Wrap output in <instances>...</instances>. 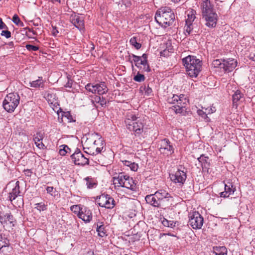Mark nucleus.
<instances>
[{
	"label": "nucleus",
	"mask_w": 255,
	"mask_h": 255,
	"mask_svg": "<svg viewBox=\"0 0 255 255\" xmlns=\"http://www.w3.org/2000/svg\"><path fill=\"white\" fill-rule=\"evenodd\" d=\"M187 74L191 77L196 78L201 71L202 61L196 57L189 55L182 59Z\"/></svg>",
	"instance_id": "1"
},
{
	"label": "nucleus",
	"mask_w": 255,
	"mask_h": 255,
	"mask_svg": "<svg viewBox=\"0 0 255 255\" xmlns=\"http://www.w3.org/2000/svg\"><path fill=\"white\" fill-rule=\"evenodd\" d=\"M175 19L172 10L169 7L165 6L159 8L156 12L155 19L161 26L167 27L171 25Z\"/></svg>",
	"instance_id": "2"
},
{
	"label": "nucleus",
	"mask_w": 255,
	"mask_h": 255,
	"mask_svg": "<svg viewBox=\"0 0 255 255\" xmlns=\"http://www.w3.org/2000/svg\"><path fill=\"white\" fill-rule=\"evenodd\" d=\"M138 115L132 111L128 112L125 119V124L127 128L130 131L140 133L142 131L143 124Z\"/></svg>",
	"instance_id": "3"
},
{
	"label": "nucleus",
	"mask_w": 255,
	"mask_h": 255,
	"mask_svg": "<svg viewBox=\"0 0 255 255\" xmlns=\"http://www.w3.org/2000/svg\"><path fill=\"white\" fill-rule=\"evenodd\" d=\"M167 102L169 104L174 105L172 109L176 113L181 114L184 112V109L188 102V100L183 94H180L179 96L173 95L172 97L168 98Z\"/></svg>",
	"instance_id": "4"
},
{
	"label": "nucleus",
	"mask_w": 255,
	"mask_h": 255,
	"mask_svg": "<svg viewBox=\"0 0 255 255\" xmlns=\"http://www.w3.org/2000/svg\"><path fill=\"white\" fill-rule=\"evenodd\" d=\"M19 101L20 97L17 93H9L5 96L3 101V107L7 112L12 113L19 105Z\"/></svg>",
	"instance_id": "5"
},
{
	"label": "nucleus",
	"mask_w": 255,
	"mask_h": 255,
	"mask_svg": "<svg viewBox=\"0 0 255 255\" xmlns=\"http://www.w3.org/2000/svg\"><path fill=\"white\" fill-rule=\"evenodd\" d=\"M88 136L87 141L91 142L93 141V148L96 149V152L97 153L101 152L104 149V150H105V143L101 135L97 132H93L89 133Z\"/></svg>",
	"instance_id": "6"
},
{
	"label": "nucleus",
	"mask_w": 255,
	"mask_h": 255,
	"mask_svg": "<svg viewBox=\"0 0 255 255\" xmlns=\"http://www.w3.org/2000/svg\"><path fill=\"white\" fill-rule=\"evenodd\" d=\"M186 172V169L180 166L176 171L170 174V179L173 183L178 184L179 186H182L187 178Z\"/></svg>",
	"instance_id": "7"
},
{
	"label": "nucleus",
	"mask_w": 255,
	"mask_h": 255,
	"mask_svg": "<svg viewBox=\"0 0 255 255\" xmlns=\"http://www.w3.org/2000/svg\"><path fill=\"white\" fill-rule=\"evenodd\" d=\"M133 57L132 61L135 64V66L141 70L143 72H150V68L147 61V55L145 53L142 54L141 56H136L132 54Z\"/></svg>",
	"instance_id": "8"
},
{
	"label": "nucleus",
	"mask_w": 255,
	"mask_h": 255,
	"mask_svg": "<svg viewBox=\"0 0 255 255\" xmlns=\"http://www.w3.org/2000/svg\"><path fill=\"white\" fill-rule=\"evenodd\" d=\"M203 223V217L198 212L189 213L188 224L193 229H201Z\"/></svg>",
	"instance_id": "9"
},
{
	"label": "nucleus",
	"mask_w": 255,
	"mask_h": 255,
	"mask_svg": "<svg viewBox=\"0 0 255 255\" xmlns=\"http://www.w3.org/2000/svg\"><path fill=\"white\" fill-rule=\"evenodd\" d=\"M96 202L100 207L107 209H113L115 206L114 199L108 194H102L97 198Z\"/></svg>",
	"instance_id": "10"
},
{
	"label": "nucleus",
	"mask_w": 255,
	"mask_h": 255,
	"mask_svg": "<svg viewBox=\"0 0 255 255\" xmlns=\"http://www.w3.org/2000/svg\"><path fill=\"white\" fill-rule=\"evenodd\" d=\"M85 89L90 92L93 94L97 93L99 95L105 94L108 90L105 82H101L95 85L89 83L85 86Z\"/></svg>",
	"instance_id": "11"
},
{
	"label": "nucleus",
	"mask_w": 255,
	"mask_h": 255,
	"mask_svg": "<svg viewBox=\"0 0 255 255\" xmlns=\"http://www.w3.org/2000/svg\"><path fill=\"white\" fill-rule=\"evenodd\" d=\"M0 222L3 227L7 230L12 229L16 223V220L10 213L0 214Z\"/></svg>",
	"instance_id": "12"
},
{
	"label": "nucleus",
	"mask_w": 255,
	"mask_h": 255,
	"mask_svg": "<svg viewBox=\"0 0 255 255\" xmlns=\"http://www.w3.org/2000/svg\"><path fill=\"white\" fill-rule=\"evenodd\" d=\"M71 158L76 165H85L89 164V159L85 157L79 149L77 148L71 155Z\"/></svg>",
	"instance_id": "13"
},
{
	"label": "nucleus",
	"mask_w": 255,
	"mask_h": 255,
	"mask_svg": "<svg viewBox=\"0 0 255 255\" xmlns=\"http://www.w3.org/2000/svg\"><path fill=\"white\" fill-rule=\"evenodd\" d=\"M159 150L161 153L168 156L174 153V148L170 141L165 138L161 140Z\"/></svg>",
	"instance_id": "14"
},
{
	"label": "nucleus",
	"mask_w": 255,
	"mask_h": 255,
	"mask_svg": "<svg viewBox=\"0 0 255 255\" xmlns=\"http://www.w3.org/2000/svg\"><path fill=\"white\" fill-rule=\"evenodd\" d=\"M203 18L205 21V25L210 28L216 27L218 16L216 12L202 14Z\"/></svg>",
	"instance_id": "15"
},
{
	"label": "nucleus",
	"mask_w": 255,
	"mask_h": 255,
	"mask_svg": "<svg viewBox=\"0 0 255 255\" xmlns=\"http://www.w3.org/2000/svg\"><path fill=\"white\" fill-rule=\"evenodd\" d=\"M216 1L215 0H203L201 5L202 14H207L216 12L214 9Z\"/></svg>",
	"instance_id": "16"
},
{
	"label": "nucleus",
	"mask_w": 255,
	"mask_h": 255,
	"mask_svg": "<svg viewBox=\"0 0 255 255\" xmlns=\"http://www.w3.org/2000/svg\"><path fill=\"white\" fill-rule=\"evenodd\" d=\"M154 194L162 206H165L166 202L168 201L169 198L171 197L170 194L163 189L158 190Z\"/></svg>",
	"instance_id": "17"
},
{
	"label": "nucleus",
	"mask_w": 255,
	"mask_h": 255,
	"mask_svg": "<svg viewBox=\"0 0 255 255\" xmlns=\"http://www.w3.org/2000/svg\"><path fill=\"white\" fill-rule=\"evenodd\" d=\"M237 61L234 59L223 60L222 68L225 72H231L237 66Z\"/></svg>",
	"instance_id": "18"
},
{
	"label": "nucleus",
	"mask_w": 255,
	"mask_h": 255,
	"mask_svg": "<svg viewBox=\"0 0 255 255\" xmlns=\"http://www.w3.org/2000/svg\"><path fill=\"white\" fill-rule=\"evenodd\" d=\"M78 216L85 222H89L92 219V212L86 207L81 208Z\"/></svg>",
	"instance_id": "19"
},
{
	"label": "nucleus",
	"mask_w": 255,
	"mask_h": 255,
	"mask_svg": "<svg viewBox=\"0 0 255 255\" xmlns=\"http://www.w3.org/2000/svg\"><path fill=\"white\" fill-rule=\"evenodd\" d=\"M71 22L80 30L84 29V19L82 17L79 15H75L71 18Z\"/></svg>",
	"instance_id": "20"
},
{
	"label": "nucleus",
	"mask_w": 255,
	"mask_h": 255,
	"mask_svg": "<svg viewBox=\"0 0 255 255\" xmlns=\"http://www.w3.org/2000/svg\"><path fill=\"white\" fill-rule=\"evenodd\" d=\"M58 114V121L59 123H71L72 122H75V120H73L72 115H71L69 112H61V118H60V113H57Z\"/></svg>",
	"instance_id": "21"
},
{
	"label": "nucleus",
	"mask_w": 255,
	"mask_h": 255,
	"mask_svg": "<svg viewBox=\"0 0 255 255\" xmlns=\"http://www.w3.org/2000/svg\"><path fill=\"white\" fill-rule=\"evenodd\" d=\"M127 175H125L123 173H119L117 176H115L113 178V184L115 186L118 187H123L124 185V180L126 179Z\"/></svg>",
	"instance_id": "22"
},
{
	"label": "nucleus",
	"mask_w": 255,
	"mask_h": 255,
	"mask_svg": "<svg viewBox=\"0 0 255 255\" xmlns=\"http://www.w3.org/2000/svg\"><path fill=\"white\" fill-rule=\"evenodd\" d=\"M145 200L147 203L155 207H162L159 201L155 197V194H150L146 196Z\"/></svg>",
	"instance_id": "23"
},
{
	"label": "nucleus",
	"mask_w": 255,
	"mask_h": 255,
	"mask_svg": "<svg viewBox=\"0 0 255 255\" xmlns=\"http://www.w3.org/2000/svg\"><path fill=\"white\" fill-rule=\"evenodd\" d=\"M122 187H125L132 191H136V183L132 178L130 177L128 175L127 176L126 179L124 180V185Z\"/></svg>",
	"instance_id": "24"
},
{
	"label": "nucleus",
	"mask_w": 255,
	"mask_h": 255,
	"mask_svg": "<svg viewBox=\"0 0 255 255\" xmlns=\"http://www.w3.org/2000/svg\"><path fill=\"white\" fill-rule=\"evenodd\" d=\"M236 191V188H233V186L231 183L229 184H225V190L220 193V197L223 198H227L230 195L233 194Z\"/></svg>",
	"instance_id": "25"
},
{
	"label": "nucleus",
	"mask_w": 255,
	"mask_h": 255,
	"mask_svg": "<svg viewBox=\"0 0 255 255\" xmlns=\"http://www.w3.org/2000/svg\"><path fill=\"white\" fill-rule=\"evenodd\" d=\"M19 183L17 181L15 186L12 188V191L9 193L8 198L10 201H12L19 195L20 193Z\"/></svg>",
	"instance_id": "26"
},
{
	"label": "nucleus",
	"mask_w": 255,
	"mask_h": 255,
	"mask_svg": "<svg viewBox=\"0 0 255 255\" xmlns=\"http://www.w3.org/2000/svg\"><path fill=\"white\" fill-rule=\"evenodd\" d=\"M45 81L42 77H39L38 79L30 82L29 85L30 87L34 88H44Z\"/></svg>",
	"instance_id": "27"
},
{
	"label": "nucleus",
	"mask_w": 255,
	"mask_h": 255,
	"mask_svg": "<svg viewBox=\"0 0 255 255\" xmlns=\"http://www.w3.org/2000/svg\"><path fill=\"white\" fill-rule=\"evenodd\" d=\"M196 11L191 9L187 12V18L186 19V23L190 24V23H193L196 18Z\"/></svg>",
	"instance_id": "28"
},
{
	"label": "nucleus",
	"mask_w": 255,
	"mask_h": 255,
	"mask_svg": "<svg viewBox=\"0 0 255 255\" xmlns=\"http://www.w3.org/2000/svg\"><path fill=\"white\" fill-rule=\"evenodd\" d=\"M213 253L216 255H225L227 254V250L225 246L214 247Z\"/></svg>",
	"instance_id": "29"
},
{
	"label": "nucleus",
	"mask_w": 255,
	"mask_h": 255,
	"mask_svg": "<svg viewBox=\"0 0 255 255\" xmlns=\"http://www.w3.org/2000/svg\"><path fill=\"white\" fill-rule=\"evenodd\" d=\"M209 158L207 156H204L203 155H201L199 158H198V160L199 163H201V165L203 168V170H204L206 168H208V166L209 165V163L208 162Z\"/></svg>",
	"instance_id": "30"
},
{
	"label": "nucleus",
	"mask_w": 255,
	"mask_h": 255,
	"mask_svg": "<svg viewBox=\"0 0 255 255\" xmlns=\"http://www.w3.org/2000/svg\"><path fill=\"white\" fill-rule=\"evenodd\" d=\"M96 231L98 232V235L101 237H104L107 236V232L105 229V226L103 223H100L99 225H97Z\"/></svg>",
	"instance_id": "31"
},
{
	"label": "nucleus",
	"mask_w": 255,
	"mask_h": 255,
	"mask_svg": "<svg viewBox=\"0 0 255 255\" xmlns=\"http://www.w3.org/2000/svg\"><path fill=\"white\" fill-rule=\"evenodd\" d=\"M123 164L128 167H129L131 170L135 171L138 168V164L135 162H132L130 161L124 160L123 161Z\"/></svg>",
	"instance_id": "32"
},
{
	"label": "nucleus",
	"mask_w": 255,
	"mask_h": 255,
	"mask_svg": "<svg viewBox=\"0 0 255 255\" xmlns=\"http://www.w3.org/2000/svg\"><path fill=\"white\" fill-rule=\"evenodd\" d=\"M243 95L240 90H237L232 96L233 104L235 105L240 99L243 98Z\"/></svg>",
	"instance_id": "33"
},
{
	"label": "nucleus",
	"mask_w": 255,
	"mask_h": 255,
	"mask_svg": "<svg viewBox=\"0 0 255 255\" xmlns=\"http://www.w3.org/2000/svg\"><path fill=\"white\" fill-rule=\"evenodd\" d=\"M92 102L93 104L94 103H99L102 107L105 106L107 103L106 100L105 98L98 96H95L94 100H92Z\"/></svg>",
	"instance_id": "34"
},
{
	"label": "nucleus",
	"mask_w": 255,
	"mask_h": 255,
	"mask_svg": "<svg viewBox=\"0 0 255 255\" xmlns=\"http://www.w3.org/2000/svg\"><path fill=\"white\" fill-rule=\"evenodd\" d=\"M84 180L86 181V185L88 188L91 189L96 187V184L93 178L87 177Z\"/></svg>",
	"instance_id": "35"
},
{
	"label": "nucleus",
	"mask_w": 255,
	"mask_h": 255,
	"mask_svg": "<svg viewBox=\"0 0 255 255\" xmlns=\"http://www.w3.org/2000/svg\"><path fill=\"white\" fill-rule=\"evenodd\" d=\"M130 44L133 46L136 49H139L140 48L141 45L140 43L137 42L136 37H132L129 40Z\"/></svg>",
	"instance_id": "36"
},
{
	"label": "nucleus",
	"mask_w": 255,
	"mask_h": 255,
	"mask_svg": "<svg viewBox=\"0 0 255 255\" xmlns=\"http://www.w3.org/2000/svg\"><path fill=\"white\" fill-rule=\"evenodd\" d=\"M12 251V248L9 247V245H5L2 248L0 249V253L8 255Z\"/></svg>",
	"instance_id": "37"
},
{
	"label": "nucleus",
	"mask_w": 255,
	"mask_h": 255,
	"mask_svg": "<svg viewBox=\"0 0 255 255\" xmlns=\"http://www.w3.org/2000/svg\"><path fill=\"white\" fill-rule=\"evenodd\" d=\"M44 138L43 133L40 131L37 132L33 136V141L37 143L38 141H42Z\"/></svg>",
	"instance_id": "38"
},
{
	"label": "nucleus",
	"mask_w": 255,
	"mask_h": 255,
	"mask_svg": "<svg viewBox=\"0 0 255 255\" xmlns=\"http://www.w3.org/2000/svg\"><path fill=\"white\" fill-rule=\"evenodd\" d=\"M63 148L59 150V154L62 156H64L67 153L70 151V148L66 145H62Z\"/></svg>",
	"instance_id": "39"
},
{
	"label": "nucleus",
	"mask_w": 255,
	"mask_h": 255,
	"mask_svg": "<svg viewBox=\"0 0 255 255\" xmlns=\"http://www.w3.org/2000/svg\"><path fill=\"white\" fill-rule=\"evenodd\" d=\"M133 80L136 82H141L144 81L145 77L143 74L138 72L137 75L133 77Z\"/></svg>",
	"instance_id": "40"
},
{
	"label": "nucleus",
	"mask_w": 255,
	"mask_h": 255,
	"mask_svg": "<svg viewBox=\"0 0 255 255\" xmlns=\"http://www.w3.org/2000/svg\"><path fill=\"white\" fill-rule=\"evenodd\" d=\"M193 29V23H190L188 24L186 23V24L184 26V30L185 32L186 35H189Z\"/></svg>",
	"instance_id": "41"
},
{
	"label": "nucleus",
	"mask_w": 255,
	"mask_h": 255,
	"mask_svg": "<svg viewBox=\"0 0 255 255\" xmlns=\"http://www.w3.org/2000/svg\"><path fill=\"white\" fill-rule=\"evenodd\" d=\"M5 245H9V241L6 238H3L2 235H0V249Z\"/></svg>",
	"instance_id": "42"
},
{
	"label": "nucleus",
	"mask_w": 255,
	"mask_h": 255,
	"mask_svg": "<svg viewBox=\"0 0 255 255\" xmlns=\"http://www.w3.org/2000/svg\"><path fill=\"white\" fill-rule=\"evenodd\" d=\"M13 23H14L15 24L17 25H23V22L21 21L20 18L17 15L14 14L12 17V19Z\"/></svg>",
	"instance_id": "43"
},
{
	"label": "nucleus",
	"mask_w": 255,
	"mask_h": 255,
	"mask_svg": "<svg viewBox=\"0 0 255 255\" xmlns=\"http://www.w3.org/2000/svg\"><path fill=\"white\" fill-rule=\"evenodd\" d=\"M212 65L214 67L222 68L223 60L220 59H216L213 61Z\"/></svg>",
	"instance_id": "44"
},
{
	"label": "nucleus",
	"mask_w": 255,
	"mask_h": 255,
	"mask_svg": "<svg viewBox=\"0 0 255 255\" xmlns=\"http://www.w3.org/2000/svg\"><path fill=\"white\" fill-rule=\"evenodd\" d=\"M198 114L202 117V118L206 120L207 121H208V116L207 115L208 114L207 111H203L202 110H198L197 111Z\"/></svg>",
	"instance_id": "45"
},
{
	"label": "nucleus",
	"mask_w": 255,
	"mask_h": 255,
	"mask_svg": "<svg viewBox=\"0 0 255 255\" xmlns=\"http://www.w3.org/2000/svg\"><path fill=\"white\" fill-rule=\"evenodd\" d=\"M162 223L165 226H167V227H170V228L174 227L175 226V224H176V223H174L173 221H169L166 219H164Z\"/></svg>",
	"instance_id": "46"
},
{
	"label": "nucleus",
	"mask_w": 255,
	"mask_h": 255,
	"mask_svg": "<svg viewBox=\"0 0 255 255\" xmlns=\"http://www.w3.org/2000/svg\"><path fill=\"white\" fill-rule=\"evenodd\" d=\"M35 208L39 211H44L46 209V207L44 204L42 203H37L35 205Z\"/></svg>",
	"instance_id": "47"
},
{
	"label": "nucleus",
	"mask_w": 255,
	"mask_h": 255,
	"mask_svg": "<svg viewBox=\"0 0 255 255\" xmlns=\"http://www.w3.org/2000/svg\"><path fill=\"white\" fill-rule=\"evenodd\" d=\"M81 208L78 205H73L71 207V210L72 211L75 213H79V211H81Z\"/></svg>",
	"instance_id": "48"
},
{
	"label": "nucleus",
	"mask_w": 255,
	"mask_h": 255,
	"mask_svg": "<svg viewBox=\"0 0 255 255\" xmlns=\"http://www.w3.org/2000/svg\"><path fill=\"white\" fill-rule=\"evenodd\" d=\"M25 47L29 51H36L38 50V47H37L36 46L32 45H30V44L26 45Z\"/></svg>",
	"instance_id": "49"
},
{
	"label": "nucleus",
	"mask_w": 255,
	"mask_h": 255,
	"mask_svg": "<svg viewBox=\"0 0 255 255\" xmlns=\"http://www.w3.org/2000/svg\"><path fill=\"white\" fill-rule=\"evenodd\" d=\"M133 0H122V2L126 7H129L132 5Z\"/></svg>",
	"instance_id": "50"
},
{
	"label": "nucleus",
	"mask_w": 255,
	"mask_h": 255,
	"mask_svg": "<svg viewBox=\"0 0 255 255\" xmlns=\"http://www.w3.org/2000/svg\"><path fill=\"white\" fill-rule=\"evenodd\" d=\"M143 89L145 90V94L146 95L149 96L151 95L152 92V89L150 87H149L148 85H147V87H146V86H144Z\"/></svg>",
	"instance_id": "51"
},
{
	"label": "nucleus",
	"mask_w": 255,
	"mask_h": 255,
	"mask_svg": "<svg viewBox=\"0 0 255 255\" xmlns=\"http://www.w3.org/2000/svg\"><path fill=\"white\" fill-rule=\"evenodd\" d=\"M1 35L4 36L6 38H8L11 36V33L8 30H2L1 32Z\"/></svg>",
	"instance_id": "52"
},
{
	"label": "nucleus",
	"mask_w": 255,
	"mask_h": 255,
	"mask_svg": "<svg viewBox=\"0 0 255 255\" xmlns=\"http://www.w3.org/2000/svg\"><path fill=\"white\" fill-rule=\"evenodd\" d=\"M36 146L40 149H43L45 148V145L43 143L42 141H38L37 143L34 142Z\"/></svg>",
	"instance_id": "53"
},
{
	"label": "nucleus",
	"mask_w": 255,
	"mask_h": 255,
	"mask_svg": "<svg viewBox=\"0 0 255 255\" xmlns=\"http://www.w3.org/2000/svg\"><path fill=\"white\" fill-rule=\"evenodd\" d=\"M7 28L6 24L3 22L2 19L0 18V29Z\"/></svg>",
	"instance_id": "54"
},
{
	"label": "nucleus",
	"mask_w": 255,
	"mask_h": 255,
	"mask_svg": "<svg viewBox=\"0 0 255 255\" xmlns=\"http://www.w3.org/2000/svg\"><path fill=\"white\" fill-rule=\"evenodd\" d=\"M51 32L52 35H53L54 36H56L57 34L59 33V31L56 29V27L52 26Z\"/></svg>",
	"instance_id": "55"
},
{
	"label": "nucleus",
	"mask_w": 255,
	"mask_h": 255,
	"mask_svg": "<svg viewBox=\"0 0 255 255\" xmlns=\"http://www.w3.org/2000/svg\"><path fill=\"white\" fill-rule=\"evenodd\" d=\"M53 187H52V186H48L46 188V191H47V192L50 194H51V195H52V192L53 191Z\"/></svg>",
	"instance_id": "56"
},
{
	"label": "nucleus",
	"mask_w": 255,
	"mask_h": 255,
	"mask_svg": "<svg viewBox=\"0 0 255 255\" xmlns=\"http://www.w3.org/2000/svg\"><path fill=\"white\" fill-rule=\"evenodd\" d=\"M205 111H207V113L208 114L213 113L215 111V108L214 107L213 108H211L210 109L206 108L205 109Z\"/></svg>",
	"instance_id": "57"
},
{
	"label": "nucleus",
	"mask_w": 255,
	"mask_h": 255,
	"mask_svg": "<svg viewBox=\"0 0 255 255\" xmlns=\"http://www.w3.org/2000/svg\"><path fill=\"white\" fill-rule=\"evenodd\" d=\"M25 174L27 176H30L32 173V172L30 169H27L24 170Z\"/></svg>",
	"instance_id": "58"
},
{
	"label": "nucleus",
	"mask_w": 255,
	"mask_h": 255,
	"mask_svg": "<svg viewBox=\"0 0 255 255\" xmlns=\"http://www.w3.org/2000/svg\"><path fill=\"white\" fill-rule=\"evenodd\" d=\"M6 45H7V48H11L14 47V43L12 41L9 42Z\"/></svg>",
	"instance_id": "59"
},
{
	"label": "nucleus",
	"mask_w": 255,
	"mask_h": 255,
	"mask_svg": "<svg viewBox=\"0 0 255 255\" xmlns=\"http://www.w3.org/2000/svg\"><path fill=\"white\" fill-rule=\"evenodd\" d=\"M249 57L251 60L255 61V55L254 54H251Z\"/></svg>",
	"instance_id": "60"
},
{
	"label": "nucleus",
	"mask_w": 255,
	"mask_h": 255,
	"mask_svg": "<svg viewBox=\"0 0 255 255\" xmlns=\"http://www.w3.org/2000/svg\"><path fill=\"white\" fill-rule=\"evenodd\" d=\"M49 97H52V95L51 94H48L46 97V99L49 103L50 102L51 103H52V102L51 101V100L49 98Z\"/></svg>",
	"instance_id": "61"
},
{
	"label": "nucleus",
	"mask_w": 255,
	"mask_h": 255,
	"mask_svg": "<svg viewBox=\"0 0 255 255\" xmlns=\"http://www.w3.org/2000/svg\"><path fill=\"white\" fill-rule=\"evenodd\" d=\"M66 87H71V83H70V82L68 81V82L66 85Z\"/></svg>",
	"instance_id": "62"
},
{
	"label": "nucleus",
	"mask_w": 255,
	"mask_h": 255,
	"mask_svg": "<svg viewBox=\"0 0 255 255\" xmlns=\"http://www.w3.org/2000/svg\"><path fill=\"white\" fill-rule=\"evenodd\" d=\"M52 1L54 2V1H57L59 3H61V0H52Z\"/></svg>",
	"instance_id": "63"
},
{
	"label": "nucleus",
	"mask_w": 255,
	"mask_h": 255,
	"mask_svg": "<svg viewBox=\"0 0 255 255\" xmlns=\"http://www.w3.org/2000/svg\"><path fill=\"white\" fill-rule=\"evenodd\" d=\"M165 52V51H162V52H161V53H160L161 55V56L164 55V53Z\"/></svg>",
	"instance_id": "64"
}]
</instances>
